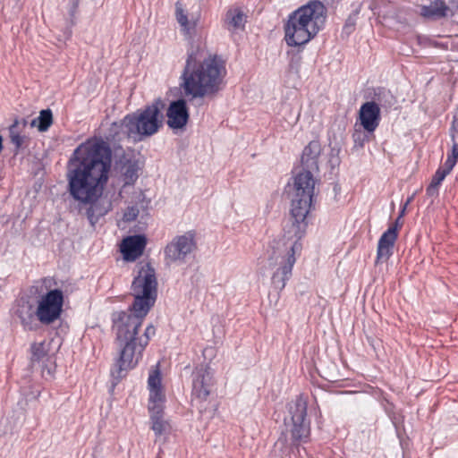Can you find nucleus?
Listing matches in <instances>:
<instances>
[{"label":"nucleus","mask_w":458,"mask_h":458,"mask_svg":"<svg viewBox=\"0 0 458 458\" xmlns=\"http://www.w3.org/2000/svg\"><path fill=\"white\" fill-rule=\"evenodd\" d=\"M321 150L318 140H311L304 148L301 159L302 171L293 178L290 222L284 227L283 239L271 241L259 262L260 269L273 271L271 284L279 292L285 287L291 278L296 256L300 255L302 250L301 241L306 233L307 216L310 211L314 196L313 173L318 170Z\"/></svg>","instance_id":"nucleus-1"},{"label":"nucleus","mask_w":458,"mask_h":458,"mask_svg":"<svg viewBox=\"0 0 458 458\" xmlns=\"http://www.w3.org/2000/svg\"><path fill=\"white\" fill-rule=\"evenodd\" d=\"M131 291L134 301L128 310L112 314L118 357L111 375L117 381L139 364L150 339L156 335L153 325H148L142 335L139 332L157 296L156 271L149 263L143 265L133 278Z\"/></svg>","instance_id":"nucleus-2"},{"label":"nucleus","mask_w":458,"mask_h":458,"mask_svg":"<svg viewBox=\"0 0 458 458\" xmlns=\"http://www.w3.org/2000/svg\"><path fill=\"white\" fill-rule=\"evenodd\" d=\"M112 157L109 143L92 137L81 142L67 162V191L78 202L80 210L86 208L85 215L91 226L112 209L110 200L100 199L109 181Z\"/></svg>","instance_id":"nucleus-3"},{"label":"nucleus","mask_w":458,"mask_h":458,"mask_svg":"<svg viewBox=\"0 0 458 458\" xmlns=\"http://www.w3.org/2000/svg\"><path fill=\"white\" fill-rule=\"evenodd\" d=\"M175 18L183 35L191 39L185 64L181 74L180 86L185 96L195 98H213L225 86L227 75L225 61L222 56L209 53L205 43L192 39L197 20H189L180 1L175 3Z\"/></svg>","instance_id":"nucleus-4"},{"label":"nucleus","mask_w":458,"mask_h":458,"mask_svg":"<svg viewBox=\"0 0 458 458\" xmlns=\"http://www.w3.org/2000/svg\"><path fill=\"white\" fill-rule=\"evenodd\" d=\"M165 102L161 98L154 99L150 104L126 114L119 123L114 122L110 127V136L120 140V131L140 142L157 134L164 125L163 111Z\"/></svg>","instance_id":"nucleus-5"},{"label":"nucleus","mask_w":458,"mask_h":458,"mask_svg":"<svg viewBox=\"0 0 458 458\" xmlns=\"http://www.w3.org/2000/svg\"><path fill=\"white\" fill-rule=\"evenodd\" d=\"M289 419L284 418L286 431L290 434V449L300 453L301 444L310 438V420L307 417L308 402L300 394L288 403Z\"/></svg>","instance_id":"nucleus-6"},{"label":"nucleus","mask_w":458,"mask_h":458,"mask_svg":"<svg viewBox=\"0 0 458 458\" xmlns=\"http://www.w3.org/2000/svg\"><path fill=\"white\" fill-rule=\"evenodd\" d=\"M197 248L196 233L192 230L182 235H176L164 249L165 260L167 264L182 265Z\"/></svg>","instance_id":"nucleus-7"},{"label":"nucleus","mask_w":458,"mask_h":458,"mask_svg":"<svg viewBox=\"0 0 458 458\" xmlns=\"http://www.w3.org/2000/svg\"><path fill=\"white\" fill-rule=\"evenodd\" d=\"M64 293L60 289H53L44 294L36 309L38 320L44 325L56 321L63 311Z\"/></svg>","instance_id":"nucleus-8"},{"label":"nucleus","mask_w":458,"mask_h":458,"mask_svg":"<svg viewBox=\"0 0 458 458\" xmlns=\"http://www.w3.org/2000/svg\"><path fill=\"white\" fill-rule=\"evenodd\" d=\"M293 13L301 21L315 36L324 29L327 21V10L318 1L310 0Z\"/></svg>","instance_id":"nucleus-9"},{"label":"nucleus","mask_w":458,"mask_h":458,"mask_svg":"<svg viewBox=\"0 0 458 458\" xmlns=\"http://www.w3.org/2000/svg\"><path fill=\"white\" fill-rule=\"evenodd\" d=\"M192 396L203 402L211 393L214 385V372L210 366L201 363L196 366L191 373Z\"/></svg>","instance_id":"nucleus-10"},{"label":"nucleus","mask_w":458,"mask_h":458,"mask_svg":"<svg viewBox=\"0 0 458 458\" xmlns=\"http://www.w3.org/2000/svg\"><path fill=\"white\" fill-rule=\"evenodd\" d=\"M315 37L309 28L291 13L284 25V39L290 47H299L307 44Z\"/></svg>","instance_id":"nucleus-11"},{"label":"nucleus","mask_w":458,"mask_h":458,"mask_svg":"<svg viewBox=\"0 0 458 458\" xmlns=\"http://www.w3.org/2000/svg\"><path fill=\"white\" fill-rule=\"evenodd\" d=\"M166 123L173 130L183 129L188 123L190 114L187 102L178 98L170 102L166 109Z\"/></svg>","instance_id":"nucleus-12"},{"label":"nucleus","mask_w":458,"mask_h":458,"mask_svg":"<svg viewBox=\"0 0 458 458\" xmlns=\"http://www.w3.org/2000/svg\"><path fill=\"white\" fill-rule=\"evenodd\" d=\"M381 121L380 108L375 101L363 103L359 110L357 123L368 133H374Z\"/></svg>","instance_id":"nucleus-13"},{"label":"nucleus","mask_w":458,"mask_h":458,"mask_svg":"<svg viewBox=\"0 0 458 458\" xmlns=\"http://www.w3.org/2000/svg\"><path fill=\"white\" fill-rule=\"evenodd\" d=\"M13 313L20 319L25 330L35 331L38 328L36 310L27 297H21L16 301Z\"/></svg>","instance_id":"nucleus-14"},{"label":"nucleus","mask_w":458,"mask_h":458,"mask_svg":"<svg viewBox=\"0 0 458 458\" xmlns=\"http://www.w3.org/2000/svg\"><path fill=\"white\" fill-rule=\"evenodd\" d=\"M398 220L381 235L377 243V261L387 260L393 255L394 242L398 236Z\"/></svg>","instance_id":"nucleus-15"},{"label":"nucleus","mask_w":458,"mask_h":458,"mask_svg":"<svg viewBox=\"0 0 458 458\" xmlns=\"http://www.w3.org/2000/svg\"><path fill=\"white\" fill-rule=\"evenodd\" d=\"M146 238L143 235L126 237L121 245V252L126 261H134L143 253L146 247Z\"/></svg>","instance_id":"nucleus-16"},{"label":"nucleus","mask_w":458,"mask_h":458,"mask_svg":"<svg viewBox=\"0 0 458 458\" xmlns=\"http://www.w3.org/2000/svg\"><path fill=\"white\" fill-rule=\"evenodd\" d=\"M116 165L123 179V187L134 184L139 177L137 162L123 155L117 160Z\"/></svg>","instance_id":"nucleus-17"},{"label":"nucleus","mask_w":458,"mask_h":458,"mask_svg":"<svg viewBox=\"0 0 458 458\" xmlns=\"http://www.w3.org/2000/svg\"><path fill=\"white\" fill-rule=\"evenodd\" d=\"M247 22V16L239 7L230 8L226 11L224 17V28L229 32L234 33L237 30H243Z\"/></svg>","instance_id":"nucleus-18"},{"label":"nucleus","mask_w":458,"mask_h":458,"mask_svg":"<svg viewBox=\"0 0 458 458\" xmlns=\"http://www.w3.org/2000/svg\"><path fill=\"white\" fill-rule=\"evenodd\" d=\"M149 413L151 429L154 431L157 437L170 431V425L168 421L164 419V411H162L159 407H153L151 409V412Z\"/></svg>","instance_id":"nucleus-19"},{"label":"nucleus","mask_w":458,"mask_h":458,"mask_svg":"<svg viewBox=\"0 0 458 458\" xmlns=\"http://www.w3.org/2000/svg\"><path fill=\"white\" fill-rule=\"evenodd\" d=\"M448 6L444 0H434L420 7V15L428 19H439L447 15Z\"/></svg>","instance_id":"nucleus-20"},{"label":"nucleus","mask_w":458,"mask_h":458,"mask_svg":"<svg viewBox=\"0 0 458 458\" xmlns=\"http://www.w3.org/2000/svg\"><path fill=\"white\" fill-rule=\"evenodd\" d=\"M371 101H375L376 105L381 108L392 107L396 100L390 90L385 88H377L374 89V95Z\"/></svg>","instance_id":"nucleus-21"},{"label":"nucleus","mask_w":458,"mask_h":458,"mask_svg":"<svg viewBox=\"0 0 458 458\" xmlns=\"http://www.w3.org/2000/svg\"><path fill=\"white\" fill-rule=\"evenodd\" d=\"M53 123V114L49 108L43 109L39 115L30 123L31 127H37L40 132L47 131Z\"/></svg>","instance_id":"nucleus-22"},{"label":"nucleus","mask_w":458,"mask_h":458,"mask_svg":"<svg viewBox=\"0 0 458 458\" xmlns=\"http://www.w3.org/2000/svg\"><path fill=\"white\" fill-rule=\"evenodd\" d=\"M21 132L19 119H15L9 127L10 139L15 147V152H18L24 143L25 136L21 135Z\"/></svg>","instance_id":"nucleus-23"},{"label":"nucleus","mask_w":458,"mask_h":458,"mask_svg":"<svg viewBox=\"0 0 458 458\" xmlns=\"http://www.w3.org/2000/svg\"><path fill=\"white\" fill-rule=\"evenodd\" d=\"M149 390V398H148V411L151 412V409L153 407H159L162 411H164V403H165V395L163 394L162 389H148Z\"/></svg>","instance_id":"nucleus-24"},{"label":"nucleus","mask_w":458,"mask_h":458,"mask_svg":"<svg viewBox=\"0 0 458 458\" xmlns=\"http://www.w3.org/2000/svg\"><path fill=\"white\" fill-rule=\"evenodd\" d=\"M355 127H357V123L355 124ZM373 133H368L364 130L361 131L360 129H354V131L352 132V138L354 142V147L356 148H363L365 143L369 140V135H372Z\"/></svg>","instance_id":"nucleus-25"},{"label":"nucleus","mask_w":458,"mask_h":458,"mask_svg":"<svg viewBox=\"0 0 458 458\" xmlns=\"http://www.w3.org/2000/svg\"><path fill=\"white\" fill-rule=\"evenodd\" d=\"M148 389H162L161 373L158 368L151 369L148 378Z\"/></svg>","instance_id":"nucleus-26"},{"label":"nucleus","mask_w":458,"mask_h":458,"mask_svg":"<svg viewBox=\"0 0 458 458\" xmlns=\"http://www.w3.org/2000/svg\"><path fill=\"white\" fill-rule=\"evenodd\" d=\"M30 351L32 361H39L47 355L44 342L32 344Z\"/></svg>","instance_id":"nucleus-27"},{"label":"nucleus","mask_w":458,"mask_h":458,"mask_svg":"<svg viewBox=\"0 0 458 458\" xmlns=\"http://www.w3.org/2000/svg\"><path fill=\"white\" fill-rule=\"evenodd\" d=\"M360 4L358 5V8L353 11L352 13H351L348 18L346 19L345 21V23L343 27V31L346 34H351L354 29H355V25H356V21H357V16L360 13Z\"/></svg>","instance_id":"nucleus-28"},{"label":"nucleus","mask_w":458,"mask_h":458,"mask_svg":"<svg viewBox=\"0 0 458 458\" xmlns=\"http://www.w3.org/2000/svg\"><path fill=\"white\" fill-rule=\"evenodd\" d=\"M457 159H458V157L455 155H454L452 153H448L447 157H446V160L441 168L444 171H445L447 174H450L452 172V170L454 169V167L455 166V165L457 163Z\"/></svg>","instance_id":"nucleus-29"},{"label":"nucleus","mask_w":458,"mask_h":458,"mask_svg":"<svg viewBox=\"0 0 458 458\" xmlns=\"http://www.w3.org/2000/svg\"><path fill=\"white\" fill-rule=\"evenodd\" d=\"M138 216H139L138 208L135 206H131L126 208L125 212L123 213V219L125 222H132V221L136 220Z\"/></svg>","instance_id":"nucleus-30"},{"label":"nucleus","mask_w":458,"mask_h":458,"mask_svg":"<svg viewBox=\"0 0 458 458\" xmlns=\"http://www.w3.org/2000/svg\"><path fill=\"white\" fill-rule=\"evenodd\" d=\"M445 171H444L441 167H438L432 176L430 183H433L434 185L440 186L442 182L445 180L446 175H448Z\"/></svg>","instance_id":"nucleus-31"},{"label":"nucleus","mask_w":458,"mask_h":458,"mask_svg":"<svg viewBox=\"0 0 458 458\" xmlns=\"http://www.w3.org/2000/svg\"><path fill=\"white\" fill-rule=\"evenodd\" d=\"M449 134L452 141H454L458 137V110H456L454 114L453 122L449 129Z\"/></svg>","instance_id":"nucleus-32"},{"label":"nucleus","mask_w":458,"mask_h":458,"mask_svg":"<svg viewBox=\"0 0 458 458\" xmlns=\"http://www.w3.org/2000/svg\"><path fill=\"white\" fill-rule=\"evenodd\" d=\"M439 193V186L429 183L426 189V194L428 197L436 198Z\"/></svg>","instance_id":"nucleus-33"},{"label":"nucleus","mask_w":458,"mask_h":458,"mask_svg":"<svg viewBox=\"0 0 458 458\" xmlns=\"http://www.w3.org/2000/svg\"><path fill=\"white\" fill-rule=\"evenodd\" d=\"M78 6H79V3H75V2H72L71 3V7H70V10H69V14L71 16V22H72V24H74L73 19L75 18V14L77 13Z\"/></svg>","instance_id":"nucleus-34"},{"label":"nucleus","mask_w":458,"mask_h":458,"mask_svg":"<svg viewBox=\"0 0 458 458\" xmlns=\"http://www.w3.org/2000/svg\"><path fill=\"white\" fill-rule=\"evenodd\" d=\"M412 199H413V196L410 197V198L407 199L406 203L403 205V208H402V209L400 210V212H399V216L397 217V219H396V220H398V221H399V220L401 219V217L404 215L405 210H406V207H407V205H408V204L412 200ZM399 226H401V225L398 224V227H399Z\"/></svg>","instance_id":"nucleus-35"},{"label":"nucleus","mask_w":458,"mask_h":458,"mask_svg":"<svg viewBox=\"0 0 458 458\" xmlns=\"http://www.w3.org/2000/svg\"><path fill=\"white\" fill-rule=\"evenodd\" d=\"M452 142H453V147H452L451 153L455 155L458 157V143L456 142V139L454 140V141H452Z\"/></svg>","instance_id":"nucleus-36"},{"label":"nucleus","mask_w":458,"mask_h":458,"mask_svg":"<svg viewBox=\"0 0 458 458\" xmlns=\"http://www.w3.org/2000/svg\"><path fill=\"white\" fill-rule=\"evenodd\" d=\"M19 122H20V129L21 131L22 129H24L27 126L28 121L25 118H22L21 120H19Z\"/></svg>","instance_id":"nucleus-37"},{"label":"nucleus","mask_w":458,"mask_h":458,"mask_svg":"<svg viewBox=\"0 0 458 458\" xmlns=\"http://www.w3.org/2000/svg\"><path fill=\"white\" fill-rule=\"evenodd\" d=\"M286 441H287L286 437H283V436H282V437H279V439H278V441H277V443H276V444H279V443L284 444V443H285Z\"/></svg>","instance_id":"nucleus-38"},{"label":"nucleus","mask_w":458,"mask_h":458,"mask_svg":"<svg viewBox=\"0 0 458 458\" xmlns=\"http://www.w3.org/2000/svg\"><path fill=\"white\" fill-rule=\"evenodd\" d=\"M118 198H119V199H121V198H122V192H121V191H119V193H118Z\"/></svg>","instance_id":"nucleus-39"},{"label":"nucleus","mask_w":458,"mask_h":458,"mask_svg":"<svg viewBox=\"0 0 458 458\" xmlns=\"http://www.w3.org/2000/svg\"><path fill=\"white\" fill-rule=\"evenodd\" d=\"M80 0H72V2L79 3Z\"/></svg>","instance_id":"nucleus-40"}]
</instances>
